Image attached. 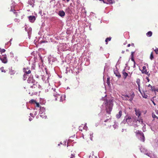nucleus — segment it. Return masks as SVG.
Listing matches in <instances>:
<instances>
[{
  "instance_id": "obj_41",
  "label": "nucleus",
  "mask_w": 158,
  "mask_h": 158,
  "mask_svg": "<svg viewBox=\"0 0 158 158\" xmlns=\"http://www.w3.org/2000/svg\"><path fill=\"white\" fill-rule=\"evenodd\" d=\"M146 78L147 80L149 82L150 81V80H149V79L148 77H147Z\"/></svg>"
},
{
  "instance_id": "obj_32",
  "label": "nucleus",
  "mask_w": 158,
  "mask_h": 158,
  "mask_svg": "<svg viewBox=\"0 0 158 158\" xmlns=\"http://www.w3.org/2000/svg\"><path fill=\"white\" fill-rule=\"evenodd\" d=\"M27 78V75H26V74H24V75H23V78H24V80H25Z\"/></svg>"
},
{
  "instance_id": "obj_8",
  "label": "nucleus",
  "mask_w": 158,
  "mask_h": 158,
  "mask_svg": "<svg viewBox=\"0 0 158 158\" xmlns=\"http://www.w3.org/2000/svg\"><path fill=\"white\" fill-rule=\"evenodd\" d=\"M1 60L4 63H6L7 60L6 55L2 56V57L0 58Z\"/></svg>"
},
{
  "instance_id": "obj_15",
  "label": "nucleus",
  "mask_w": 158,
  "mask_h": 158,
  "mask_svg": "<svg viewBox=\"0 0 158 158\" xmlns=\"http://www.w3.org/2000/svg\"><path fill=\"white\" fill-rule=\"evenodd\" d=\"M56 97L57 98L59 97L60 98V101L62 102L65 99V97L64 96H60L59 95H58Z\"/></svg>"
},
{
  "instance_id": "obj_40",
  "label": "nucleus",
  "mask_w": 158,
  "mask_h": 158,
  "mask_svg": "<svg viewBox=\"0 0 158 158\" xmlns=\"http://www.w3.org/2000/svg\"><path fill=\"white\" fill-rule=\"evenodd\" d=\"M138 90L141 93H142L140 89V86H138Z\"/></svg>"
},
{
  "instance_id": "obj_34",
  "label": "nucleus",
  "mask_w": 158,
  "mask_h": 158,
  "mask_svg": "<svg viewBox=\"0 0 158 158\" xmlns=\"http://www.w3.org/2000/svg\"><path fill=\"white\" fill-rule=\"evenodd\" d=\"M134 52H131V57H134Z\"/></svg>"
},
{
  "instance_id": "obj_2",
  "label": "nucleus",
  "mask_w": 158,
  "mask_h": 158,
  "mask_svg": "<svg viewBox=\"0 0 158 158\" xmlns=\"http://www.w3.org/2000/svg\"><path fill=\"white\" fill-rule=\"evenodd\" d=\"M135 96V94L133 92L132 94L130 96H129L127 95L123 94L121 98L123 100L125 101L129 100L130 102H132L133 100V98Z\"/></svg>"
},
{
  "instance_id": "obj_9",
  "label": "nucleus",
  "mask_w": 158,
  "mask_h": 158,
  "mask_svg": "<svg viewBox=\"0 0 158 158\" xmlns=\"http://www.w3.org/2000/svg\"><path fill=\"white\" fill-rule=\"evenodd\" d=\"M28 19L30 22L33 23L35 20V17L34 16H30L28 17Z\"/></svg>"
},
{
  "instance_id": "obj_11",
  "label": "nucleus",
  "mask_w": 158,
  "mask_h": 158,
  "mask_svg": "<svg viewBox=\"0 0 158 158\" xmlns=\"http://www.w3.org/2000/svg\"><path fill=\"white\" fill-rule=\"evenodd\" d=\"M142 73H144L145 74L148 75V76H149L150 75V74L148 73V72L147 71V70L146 69V67L145 66H143V67Z\"/></svg>"
},
{
  "instance_id": "obj_18",
  "label": "nucleus",
  "mask_w": 158,
  "mask_h": 158,
  "mask_svg": "<svg viewBox=\"0 0 158 158\" xmlns=\"http://www.w3.org/2000/svg\"><path fill=\"white\" fill-rule=\"evenodd\" d=\"M141 94L143 98H147L148 95L145 94L144 92H143V93H142Z\"/></svg>"
},
{
  "instance_id": "obj_3",
  "label": "nucleus",
  "mask_w": 158,
  "mask_h": 158,
  "mask_svg": "<svg viewBox=\"0 0 158 158\" xmlns=\"http://www.w3.org/2000/svg\"><path fill=\"white\" fill-rule=\"evenodd\" d=\"M28 82L29 83H33V85L31 86V87L32 88L36 89L37 87V82H36L33 78L29 77L28 80Z\"/></svg>"
},
{
  "instance_id": "obj_7",
  "label": "nucleus",
  "mask_w": 158,
  "mask_h": 158,
  "mask_svg": "<svg viewBox=\"0 0 158 158\" xmlns=\"http://www.w3.org/2000/svg\"><path fill=\"white\" fill-rule=\"evenodd\" d=\"M14 13L15 15V17L17 18L15 19L14 20L16 22H18V20L21 16V15L19 12L15 11Z\"/></svg>"
},
{
  "instance_id": "obj_46",
  "label": "nucleus",
  "mask_w": 158,
  "mask_h": 158,
  "mask_svg": "<svg viewBox=\"0 0 158 158\" xmlns=\"http://www.w3.org/2000/svg\"><path fill=\"white\" fill-rule=\"evenodd\" d=\"M63 1H65V0H63ZM70 0H66V1L67 2H68Z\"/></svg>"
},
{
  "instance_id": "obj_20",
  "label": "nucleus",
  "mask_w": 158,
  "mask_h": 158,
  "mask_svg": "<svg viewBox=\"0 0 158 158\" xmlns=\"http://www.w3.org/2000/svg\"><path fill=\"white\" fill-rule=\"evenodd\" d=\"M135 133L136 134H139L140 135H143V133L141 131H137L135 132Z\"/></svg>"
},
{
  "instance_id": "obj_42",
  "label": "nucleus",
  "mask_w": 158,
  "mask_h": 158,
  "mask_svg": "<svg viewBox=\"0 0 158 158\" xmlns=\"http://www.w3.org/2000/svg\"><path fill=\"white\" fill-rule=\"evenodd\" d=\"M131 45L133 47H134V44L133 43H132Z\"/></svg>"
},
{
  "instance_id": "obj_33",
  "label": "nucleus",
  "mask_w": 158,
  "mask_h": 158,
  "mask_svg": "<svg viewBox=\"0 0 158 158\" xmlns=\"http://www.w3.org/2000/svg\"><path fill=\"white\" fill-rule=\"evenodd\" d=\"M6 51L4 49H1V51H0V52H4Z\"/></svg>"
},
{
  "instance_id": "obj_47",
  "label": "nucleus",
  "mask_w": 158,
  "mask_h": 158,
  "mask_svg": "<svg viewBox=\"0 0 158 158\" xmlns=\"http://www.w3.org/2000/svg\"><path fill=\"white\" fill-rule=\"evenodd\" d=\"M29 120L30 121H31V120H32V118H29Z\"/></svg>"
},
{
  "instance_id": "obj_38",
  "label": "nucleus",
  "mask_w": 158,
  "mask_h": 158,
  "mask_svg": "<svg viewBox=\"0 0 158 158\" xmlns=\"http://www.w3.org/2000/svg\"><path fill=\"white\" fill-rule=\"evenodd\" d=\"M107 83H110V79L108 77L107 78Z\"/></svg>"
},
{
  "instance_id": "obj_51",
  "label": "nucleus",
  "mask_w": 158,
  "mask_h": 158,
  "mask_svg": "<svg viewBox=\"0 0 158 158\" xmlns=\"http://www.w3.org/2000/svg\"><path fill=\"white\" fill-rule=\"evenodd\" d=\"M12 39L10 40V42L11 41H12Z\"/></svg>"
},
{
  "instance_id": "obj_22",
  "label": "nucleus",
  "mask_w": 158,
  "mask_h": 158,
  "mask_svg": "<svg viewBox=\"0 0 158 158\" xmlns=\"http://www.w3.org/2000/svg\"><path fill=\"white\" fill-rule=\"evenodd\" d=\"M111 40V38L108 37L105 40V42H106V44H107V42L108 41H110Z\"/></svg>"
},
{
  "instance_id": "obj_5",
  "label": "nucleus",
  "mask_w": 158,
  "mask_h": 158,
  "mask_svg": "<svg viewBox=\"0 0 158 158\" xmlns=\"http://www.w3.org/2000/svg\"><path fill=\"white\" fill-rule=\"evenodd\" d=\"M93 133L92 132H87L85 135H83V138L87 140H89V139L92 140L93 137Z\"/></svg>"
},
{
  "instance_id": "obj_14",
  "label": "nucleus",
  "mask_w": 158,
  "mask_h": 158,
  "mask_svg": "<svg viewBox=\"0 0 158 158\" xmlns=\"http://www.w3.org/2000/svg\"><path fill=\"white\" fill-rule=\"evenodd\" d=\"M114 73L115 75L118 78H119L121 77V75L118 72L117 70L114 71Z\"/></svg>"
},
{
  "instance_id": "obj_13",
  "label": "nucleus",
  "mask_w": 158,
  "mask_h": 158,
  "mask_svg": "<svg viewBox=\"0 0 158 158\" xmlns=\"http://www.w3.org/2000/svg\"><path fill=\"white\" fill-rule=\"evenodd\" d=\"M58 15L61 17H63L65 15V13L63 10L59 11L58 12Z\"/></svg>"
},
{
  "instance_id": "obj_12",
  "label": "nucleus",
  "mask_w": 158,
  "mask_h": 158,
  "mask_svg": "<svg viewBox=\"0 0 158 158\" xmlns=\"http://www.w3.org/2000/svg\"><path fill=\"white\" fill-rule=\"evenodd\" d=\"M122 74L123 78L124 79H125L128 76V74L125 72V69L123 70L122 71Z\"/></svg>"
},
{
  "instance_id": "obj_49",
  "label": "nucleus",
  "mask_w": 158,
  "mask_h": 158,
  "mask_svg": "<svg viewBox=\"0 0 158 158\" xmlns=\"http://www.w3.org/2000/svg\"><path fill=\"white\" fill-rule=\"evenodd\" d=\"M60 144H61V143H59V144H58V145L59 146L60 145Z\"/></svg>"
},
{
  "instance_id": "obj_48",
  "label": "nucleus",
  "mask_w": 158,
  "mask_h": 158,
  "mask_svg": "<svg viewBox=\"0 0 158 158\" xmlns=\"http://www.w3.org/2000/svg\"><path fill=\"white\" fill-rule=\"evenodd\" d=\"M108 120V119H107L106 120H105L104 122H106Z\"/></svg>"
},
{
  "instance_id": "obj_1",
  "label": "nucleus",
  "mask_w": 158,
  "mask_h": 158,
  "mask_svg": "<svg viewBox=\"0 0 158 158\" xmlns=\"http://www.w3.org/2000/svg\"><path fill=\"white\" fill-rule=\"evenodd\" d=\"M113 102L114 100L111 99L109 100H107L104 102L106 112L109 114H110L112 110L114 105Z\"/></svg>"
},
{
  "instance_id": "obj_17",
  "label": "nucleus",
  "mask_w": 158,
  "mask_h": 158,
  "mask_svg": "<svg viewBox=\"0 0 158 158\" xmlns=\"http://www.w3.org/2000/svg\"><path fill=\"white\" fill-rule=\"evenodd\" d=\"M45 108L44 107H40V113H43L45 111Z\"/></svg>"
},
{
  "instance_id": "obj_31",
  "label": "nucleus",
  "mask_w": 158,
  "mask_h": 158,
  "mask_svg": "<svg viewBox=\"0 0 158 158\" xmlns=\"http://www.w3.org/2000/svg\"><path fill=\"white\" fill-rule=\"evenodd\" d=\"M148 86L151 88V89H150L151 90H152V91L153 90H152V87L151 85L150 84H149V85H148Z\"/></svg>"
},
{
  "instance_id": "obj_6",
  "label": "nucleus",
  "mask_w": 158,
  "mask_h": 158,
  "mask_svg": "<svg viewBox=\"0 0 158 158\" xmlns=\"http://www.w3.org/2000/svg\"><path fill=\"white\" fill-rule=\"evenodd\" d=\"M126 119V122L129 125H131L133 122V120L132 118L130 116H127L125 117Z\"/></svg>"
},
{
  "instance_id": "obj_27",
  "label": "nucleus",
  "mask_w": 158,
  "mask_h": 158,
  "mask_svg": "<svg viewBox=\"0 0 158 158\" xmlns=\"http://www.w3.org/2000/svg\"><path fill=\"white\" fill-rule=\"evenodd\" d=\"M0 70L2 72L5 73L6 72V71L4 69V68L3 67H1L0 69Z\"/></svg>"
},
{
  "instance_id": "obj_45",
  "label": "nucleus",
  "mask_w": 158,
  "mask_h": 158,
  "mask_svg": "<svg viewBox=\"0 0 158 158\" xmlns=\"http://www.w3.org/2000/svg\"><path fill=\"white\" fill-rule=\"evenodd\" d=\"M152 103H153V104H154V105L155 106L156 103L154 102L153 101H152Z\"/></svg>"
},
{
  "instance_id": "obj_10",
  "label": "nucleus",
  "mask_w": 158,
  "mask_h": 158,
  "mask_svg": "<svg viewBox=\"0 0 158 158\" xmlns=\"http://www.w3.org/2000/svg\"><path fill=\"white\" fill-rule=\"evenodd\" d=\"M30 68L28 67H27V68H24L23 69L24 71L26 73V74H29L31 73V71L29 69Z\"/></svg>"
},
{
  "instance_id": "obj_16",
  "label": "nucleus",
  "mask_w": 158,
  "mask_h": 158,
  "mask_svg": "<svg viewBox=\"0 0 158 158\" xmlns=\"http://www.w3.org/2000/svg\"><path fill=\"white\" fill-rule=\"evenodd\" d=\"M122 115V111L121 110H120L119 112L118 113L116 114V117L117 118H120Z\"/></svg>"
},
{
  "instance_id": "obj_43",
  "label": "nucleus",
  "mask_w": 158,
  "mask_h": 158,
  "mask_svg": "<svg viewBox=\"0 0 158 158\" xmlns=\"http://www.w3.org/2000/svg\"><path fill=\"white\" fill-rule=\"evenodd\" d=\"M134 63V67L135 68V62Z\"/></svg>"
},
{
  "instance_id": "obj_37",
  "label": "nucleus",
  "mask_w": 158,
  "mask_h": 158,
  "mask_svg": "<svg viewBox=\"0 0 158 158\" xmlns=\"http://www.w3.org/2000/svg\"><path fill=\"white\" fill-rule=\"evenodd\" d=\"M153 91H157V92H158V88H156V89H153Z\"/></svg>"
},
{
  "instance_id": "obj_39",
  "label": "nucleus",
  "mask_w": 158,
  "mask_h": 158,
  "mask_svg": "<svg viewBox=\"0 0 158 158\" xmlns=\"http://www.w3.org/2000/svg\"><path fill=\"white\" fill-rule=\"evenodd\" d=\"M75 157V156L74 155L71 154V155L70 156V158H73Z\"/></svg>"
},
{
  "instance_id": "obj_25",
  "label": "nucleus",
  "mask_w": 158,
  "mask_h": 158,
  "mask_svg": "<svg viewBox=\"0 0 158 158\" xmlns=\"http://www.w3.org/2000/svg\"><path fill=\"white\" fill-rule=\"evenodd\" d=\"M150 58L151 60H152L154 58L152 52L150 54Z\"/></svg>"
},
{
  "instance_id": "obj_23",
  "label": "nucleus",
  "mask_w": 158,
  "mask_h": 158,
  "mask_svg": "<svg viewBox=\"0 0 158 158\" xmlns=\"http://www.w3.org/2000/svg\"><path fill=\"white\" fill-rule=\"evenodd\" d=\"M141 136H142V137H141L140 139L142 141L144 142L145 141V137L144 134H143V135H142Z\"/></svg>"
},
{
  "instance_id": "obj_44",
  "label": "nucleus",
  "mask_w": 158,
  "mask_h": 158,
  "mask_svg": "<svg viewBox=\"0 0 158 158\" xmlns=\"http://www.w3.org/2000/svg\"><path fill=\"white\" fill-rule=\"evenodd\" d=\"M131 45L130 44H128V45H127V47H129Z\"/></svg>"
},
{
  "instance_id": "obj_24",
  "label": "nucleus",
  "mask_w": 158,
  "mask_h": 158,
  "mask_svg": "<svg viewBox=\"0 0 158 158\" xmlns=\"http://www.w3.org/2000/svg\"><path fill=\"white\" fill-rule=\"evenodd\" d=\"M36 101L34 99H32L31 100H30V101H29V102L30 103L33 104V103H36Z\"/></svg>"
},
{
  "instance_id": "obj_52",
  "label": "nucleus",
  "mask_w": 158,
  "mask_h": 158,
  "mask_svg": "<svg viewBox=\"0 0 158 158\" xmlns=\"http://www.w3.org/2000/svg\"><path fill=\"white\" fill-rule=\"evenodd\" d=\"M127 51H128V50H127Z\"/></svg>"
},
{
  "instance_id": "obj_4",
  "label": "nucleus",
  "mask_w": 158,
  "mask_h": 158,
  "mask_svg": "<svg viewBox=\"0 0 158 158\" xmlns=\"http://www.w3.org/2000/svg\"><path fill=\"white\" fill-rule=\"evenodd\" d=\"M135 111L136 115L138 116V119L137 121H139V122L142 123H143V120L140 117L141 114V112L139 110L135 108Z\"/></svg>"
},
{
  "instance_id": "obj_35",
  "label": "nucleus",
  "mask_w": 158,
  "mask_h": 158,
  "mask_svg": "<svg viewBox=\"0 0 158 158\" xmlns=\"http://www.w3.org/2000/svg\"><path fill=\"white\" fill-rule=\"evenodd\" d=\"M131 60L132 61H133L134 62V63L135 62V60H134V57H131Z\"/></svg>"
},
{
  "instance_id": "obj_19",
  "label": "nucleus",
  "mask_w": 158,
  "mask_h": 158,
  "mask_svg": "<svg viewBox=\"0 0 158 158\" xmlns=\"http://www.w3.org/2000/svg\"><path fill=\"white\" fill-rule=\"evenodd\" d=\"M152 31H149L147 33L146 35L148 37H151L152 35Z\"/></svg>"
},
{
  "instance_id": "obj_28",
  "label": "nucleus",
  "mask_w": 158,
  "mask_h": 158,
  "mask_svg": "<svg viewBox=\"0 0 158 158\" xmlns=\"http://www.w3.org/2000/svg\"><path fill=\"white\" fill-rule=\"evenodd\" d=\"M10 8H11L10 9V11H13L14 10H14V6H11Z\"/></svg>"
},
{
  "instance_id": "obj_30",
  "label": "nucleus",
  "mask_w": 158,
  "mask_h": 158,
  "mask_svg": "<svg viewBox=\"0 0 158 158\" xmlns=\"http://www.w3.org/2000/svg\"><path fill=\"white\" fill-rule=\"evenodd\" d=\"M154 51L156 54H158V48H156L154 50Z\"/></svg>"
},
{
  "instance_id": "obj_21",
  "label": "nucleus",
  "mask_w": 158,
  "mask_h": 158,
  "mask_svg": "<svg viewBox=\"0 0 158 158\" xmlns=\"http://www.w3.org/2000/svg\"><path fill=\"white\" fill-rule=\"evenodd\" d=\"M136 83L138 85V86H140V80L139 79H137L136 81Z\"/></svg>"
},
{
  "instance_id": "obj_36",
  "label": "nucleus",
  "mask_w": 158,
  "mask_h": 158,
  "mask_svg": "<svg viewBox=\"0 0 158 158\" xmlns=\"http://www.w3.org/2000/svg\"><path fill=\"white\" fill-rule=\"evenodd\" d=\"M40 43H48V42L47 41H43V40H42L41 41H40Z\"/></svg>"
},
{
  "instance_id": "obj_29",
  "label": "nucleus",
  "mask_w": 158,
  "mask_h": 158,
  "mask_svg": "<svg viewBox=\"0 0 158 158\" xmlns=\"http://www.w3.org/2000/svg\"><path fill=\"white\" fill-rule=\"evenodd\" d=\"M35 104H36V107H40L41 106H40V104H39V103L36 102V103H35Z\"/></svg>"
},
{
  "instance_id": "obj_50",
  "label": "nucleus",
  "mask_w": 158,
  "mask_h": 158,
  "mask_svg": "<svg viewBox=\"0 0 158 158\" xmlns=\"http://www.w3.org/2000/svg\"><path fill=\"white\" fill-rule=\"evenodd\" d=\"M79 128H80V129H79L80 130H81V131H82V129L81 130V129L80 127Z\"/></svg>"
},
{
  "instance_id": "obj_26",
  "label": "nucleus",
  "mask_w": 158,
  "mask_h": 158,
  "mask_svg": "<svg viewBox=\"0 0 158 158\" xmlns=\"http://www.w3.org/2000/svg\"><path fill=\"white\" fill-rule=\"evenodd\" d=\"M152 118H156L158 119V118L156 116V115L154 113H152Z\"/></svg>"
}]
</instances>
